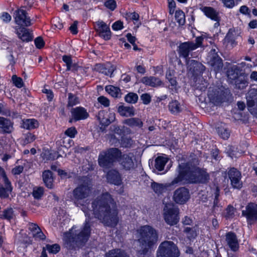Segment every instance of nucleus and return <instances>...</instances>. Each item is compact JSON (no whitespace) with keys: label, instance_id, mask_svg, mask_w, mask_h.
I'll use <instances>...</instances> for the list:
<instances>
[{"label":"nucleus","instance_id":"f257e3e1","mask_svg":"<svg viewBox=\"0 0 257 257\" xmlns=\"http://www.w3.org/2000/svg\"><path fill=\"white\" fill-rule=\"evenodd\" d=\"M91 209L86 205H82V210L86 219L80 231L74 230L73 226L64 234V245L68 249L80 247L87 241L91 233L90 220L93 215L105 225L115 227L118 222V211L111 195L105 192L98 196L92 202Z\"/></svg>","mask_w":257,"mask_h":257},{"label":"nucleus","instance_id":"f03ea898","mask_svg":"<svg viewBox=\"0 0 257 257\" xmlns=\"http://www.w3.org/2000/svg\"><path fill=\"white\" fill-rule=\"evenodd\" d=\"M199 163L197 158L179 163L175 171L176 175L172 180L171 185L208 183L210 179L209 174L206 169L198 167Z\"/></svg>","mask_w":257,"mask_h":257},{"label":"nucleus","instance_id":"7ed1b4c3","mask_svg":"<svg viewBox=\"0 0 257 257\" xmlns=\"http://www.w3.org/2000/svg\"><path fill=\"white\" fill-rule=\"evenodd\" d=\"M135 160L133 153L123 154L118 148H110L99 153L98 163L100 167L107 170L111 168L117 162L122 170L131 172L136 168Z\"/></svg>","mask_w":257,"mask_h":257},{"label":"nucleus","instance_id":"20e7f679","mask_svg":"<svg viewBox=\"0 0 257 257\" xmlns=\"http://www.w3.org/2000/svg\"><path fill=\"white\" fill-rule=\"evenodd\" d=\"M135 235L141 248L138 250L140 255H146L149 249L153 247L158 240L157 231L149 225H142L138 228Z\"/></svg>","mask_w":257,"mask_h":257},{"label":"nucleus","instance_id":"39448f33","mask_svg":"<svg viewBox=\"0 0 257 257\" xmlns=\"http://www.w3.org/2000/svg\"><path fill=\"white\" fill-rule=\"evenodd\" d=\"M229 90L221 83L212 84L208 89L207 96L209 101L214 105H218L226 101Z\"/></svg>","mask_w":257,"mask_h":257},{"label":"nucleus","instance_id":"423d86ee","mask_svg":"<svg viewBox=\"0 0 257 257\" xmlns=\"http://www.w3.org/2000/svg\"><path fill=\"white\" fill-rule=\"evenodd\" d=\"M92 184L88 177L82 178V182L73 191V200L75 203L88 197L91 193Z\"/></svg>","mask_w":257,"mask_h":257},{"label":"nucleus","instance_id":"0eeeda50","mask_svg":"<svg viewBox=\"0 0 257 257\" xmlns=\"http://www.w3.org/2000/svg\"><path fill=\"white\" fill-rule=\"evenodd\" d=\"M179 255L177 246L171 241L162 242L157 251V257H179Z\"/></svg>","mask_w":257,"mask_h":257},{"label":"nucleus","instance_id":"6e6552de","mask_svg":"<svg viewBox=\"0 0 257 257\" xmlns=\"http://www.w3.org/2000/svg\"><path fill=\"white\" fill-rule=\"evenodd\" d=\"M203 39L202 36H200L195 39V43L188 41L181 43L178 50L180 57L185 58L187 61L190 52L201 47Z\"/></svg>","mask_w":257,"mask_h":257},{"label":"nucleus","instance_id":"1a4fd4ad","mask_svg":"<svg viewBox=\"0 0 257 257\" xmlns=\"http://www.w3.org/2000/svg\"><path fill=\"white\" fill-rule=\"evenodd\" d=\"M13 189L12 183L8 178L5 170L0 166V198H8Z\"/></svg>","mask_w":257,"mask_h":257},{"label":"nucleus","instance_id":"9d476101","mask_svg":"<svg viewBox=\"0 0 257 257\" xmlns=\"http://www.w3.org/2000/svg\"><path fill=\"white\" fill-rule=\"evenodd\" d=\"M179 209L171 204H167L164 208V218L170 225H176L179 221Z\"/></svg>","mask_w":257,"mask_h":257},{"label":"nucleus","instance_id":"9b49d317","mask_svg":"<svg viewBox=\"0 0 257 257\" xmlns=\"http://www.w3.org/2000/svg\"><path fill=\"white\" fill-rule=\"evenodd\" d=\"M15 22L19 27H29L32 25L30 17L26 10L21 8L17 10L14 13Z\"/></svg>","mask_w":257,"mask_h":257},{"label":"nucleus","instance_id":"f8f14e48","mask_svg":"<svg viewBox=\"0 0 257 257\" xmlns=\"http://www.w3.org/2000/svg\"><path fill=\"white\" fill-rule=\"evenodd\" d=\"M247 106L248 111L257 117V89H250L247 95Z\"/></svg>","mask_w":257,"mask_h":257},{"label":"nucleus","instance_id":"ddd939ff","mask_svg":"<svg viewBox=\"0 0 257 257\" xmlns=\"http://www.w3.org/2000/svg\"><path fill=\"white\" fill-rule=\"evenodd\" d=\"M190 198L189 190L185 187H181L174 192L173 200L177 204H184L189 200Z\"/></svg>","mask_w":257,"mask_h":257},{"label":"nucleus","instance_id":"4468645a","mask_svg":"<svg viewBox=\"0 0 257 257\" xmlns=\"http://www.w3.org/2000/svg\"><path fill=\"white\" fill-rule=\"evenodd\" d=\"M242 215L246 218L249 224H252L257 220V204L254 203H249L245 207V209L242 211Z\"/></svg>","mask_w":257,"mask_h":257},{"label":"nucleus","instance_id":"2eb2a0df","mask_svg":"<svg viewBox=\"0 0 257 257\" xmlns=\"http://www.w3.org/2000/svg\"><path fill=\"white\" fill-rule=\"evenodd\" d=\"M96 32L98 36L105 40H109L111 37V32L109 27L103 21H98L95 26Z\"/></svg>","mask_w":257,"mask_h":257},{"label":"nucleus","instance_id":"dca6fc26","mask_svg":"<svg viewBox=\"0 0 257 257\" xmlns=\"http://www.w3.org/2000/svg\"><path fill=\"white\" fill-rule=\"evenodd\" d=\"M228 177L231 182V185L234 189H239L242 186L241 181V175L236 169L232 168L228 171Z\"/></svg>","mask_w":257,"mask_h":257},{"label":"nucleus","instance_id":"f3484780","mask_svg":"<svg viewBox=\"0 0 257 257\" xmlns=\"http://www.w3.org/2000/svg\"><path fill=\"white\" fill-rule=\"evenodd\" d=\"M94 70L100 73L112 77L115 67L110 63H98L95 65Z\"/></svg>","mask_w":257,"mask_h":257},{"label":"nucleus","instance_id":"a211bd4d","mask_svg":"<svg viewBox=\"0 0 257 257\" xmlns=\"http://www.w3.org/2000/svg\"><path fill=\"white\" fill-rule=\"evenodd\" d=\"M97 119L102 126H107L115 119V114L114 113H109L108 114L104 110H100L96 115Z\"/></svg>","mask_w":257,"mask_h":257},{"label":"nucleus","instance_id":"6ab92c4d","mask_svg":"<svg viewBox=\"0 0 257 257\" xmlns=\"http://www.w3.org/2000/svg\"><path fill=\"white\" fill-rule=\"evenodd\" d=\"M187 65L189 71L193 76L202 74L205 69L202 64L194 60H187Z\"/></svg>","mask_w":257,"mask_h":257},{"label":"nucleus","instance_id":"aec40b11","mask_svg":"<svg viewBox=\"0 0 257 257\" xmlns=\"http://www.w3.org/2000/svg\"><path fill=\"white\" fill-rule=\"evenodd\" d=\"M232 71H229L228 75L230 79L235 80V87L239 89L245 88L248 84L247 75L242 74L237 77L236 75L232 77Z\"/></svg>","mask_w":257,"mask_h":257},{"label":"nucleus","instance_id":"412c9836","mask_svg":"<svg viewBox=\"0 0 257 257\" xmlns=\"http://www.w3.org/2000/svg\"><path fill=\"white\" fill-rule=\"evenodd\" d=\"M106 179L108 183L119 186L122 183L121 176L116 169H111L106 174Z\"/></svg>","mask_w":257,"mask_h":257},{"label":"nucleus","instance_id":"4be33fe9","mask_svg":"<svg viewBox=\"0 0 257 257\" xmlns=\"http://www.w3.org/2000/svg\"><path fill=\"white\" fill-rule=\"evenodd\" d=\"M71 114L72 118L76 121L85 119L89 116L86 109L81 106L73 108L71 110Z\"/></svg>","mask_w":257,"mask_h":257},{"label":"nucleus","instance_id":"5701e85b","mask_svg":"<svg viewBox=\"0 0 257 257\" xmlns=\"http://www.w3.org/2000/svg\"><path fill=\"white\" fill-rule=\"evenodd\" d=\"M225 240L227 244L233 251H236L239 248V242L236 234L229 231L226 233Z\"/></svg>","mask_w":257,"mask_h":257},{"label":"nucleus","instance_id":"b1692460","mask_svg":"<svg viewBox=\"0 0 257 257\" xmlns=\"http://www.w3.org/2000/svg\"><path fill=\"white\" fill-rule=\"evenodd\" d=\"M26 26H15L14 27L15 32L18 37L22 41L29 42L32 40V38L28 30L26 28Z\"/></svg>","mask_w":257,"mask_h":257},{"label":"nucleus","instance_id":"393cba45","mask_svg":"<svg viewBox=\"0 0 257 257\" xmlns=\"http://www.w3.org/2000/svg\"><path fill=\"white\" fill-rule=\"evenodd\" d=\"M213 195L214 196L212 211L215 214H218L221 211L222 206L219 203L218 197L220 195V189L218 186H214L212 188Z\"/></svg>","mask_w":257,"mask_h":257},{"label":"nucleus","instance_id":"a878e982","mask_svg":"<svg viewBox=\"0 0 257 257\" xmlns=\"http://www.w3.org/2000/svg\"><path fill=\"white\" fill-rule=\"evenodd\" d=\"M208 60L209 63L216 72H218L222 69L223 66L222 59L218 55H208Z\"/></svg>","mask_w":257,"mask_h":257},{"label":"nucleus","instance_id":"bb28decb","mask_svg":"<svg viewBox=\"0 0 257 257\" xmlns=\"http://www.w3.org/2000/svg\"><path fill=\"white\" fill-rule=\"evenodd\" d=\"M14 123L10 119L3 117L0 123V133L11 134L14 130Z\"/></svg>","mask_w":257,"mask_h":257},{"label":"nucleus","instance_id":"cd10ccee","mask_svg":"<svg viewBox=\"0 0 257 257\" xmlns=\"http://www.w3.org/2000/svg\"><path fill=\"white\" fill-rule=\"evenodd\" d=\"M200 10L208 18L214 21H219V13L214 8L210 7H201Z\"/></svg>","mask_w":257,"mask_h":257},{"label":"nucleus","instance_id":"c85d7f7f","mask_svg":"<svg viewBox=\"0 0 257 257\" xmlns=\"http://www.w3.org/2000/svg\"><path fill=\"white\" fill-rule=\"evenodd\" d=\"M141 82L147 86L156 87L161 85V81L154 76H145L141 79Z\"/></svg>","mask_w":257,"mask_h":257},{"label":"nucleus","instance_id":"c756f323","mask_svg":"<svg viewBox=\"0 0 257 257\" xmlns=\"http://www.w3.org/2000/svg\"><path fill=\"white\" fill-rule=\"evenodd\" d=\"M172 181L168 184H161L153 182L151 184V188L153 191L158 195L162 194L166 192L168 187L170 186H177L179 185H171Z\"/></svg>","mask_w":257,"mask_h":257},{"label":"nucleus","instance_id":"7c9ffc66","mask_svg":"<svg viewBox=\"0 0 257 257\" xmlns=\"http://www.w3.org/2000/svg\"><path fill=\"white\" fill-rule=\"evenodd\" d=\"M42 178L46 186L50 189L53 187L54 178L52 172L50 170H45L43 172Z\"/></svg>","mask_w":257,"mask_h":257},{"label":"nucleus","instance_id":"2f4dec72","mask_svg":"<svg viewBox=\"0 0 257 257\" xmlns=\"http://www.w3.org/2000/svg\"><path fill=\"white\" fill-rule=\"evenodd\" d=\"M235 36L233 32L229 31L223 40V44L228 48H232L236 45Z\"/></svg>","mask_w":257,"mask_h":257},{"label":"nucleus","instance_id":"473e14b6","mask_svg":"<svg viewBox=\"0 0 257 257\" xmlns=\"http://www.w3.org/2000/svg\"><path fill=\"white\" fill-rule=\"evenodd\" d=\"M168 108L172 114H177L182 110L181 103L177 100H172L168 104Z\"/></svg>","mask_w":257,"mask_h":257},{"label":"nucleus","instance_id":"72a5a7b5","mask_svg":"<svg viewBox=\"0 0 257 257\" xmlns=\"http://www.w3.org/2000/svg\"><path fill=\"white\" fill-rule=\"evenodd\" d=\"M118 112L123 116L128 117L135 115V109L133 106L120 105L118 107Z\"/></svg>","mask_w":257,"mask_h":257},{"label":"nucleus","instance_id":"f704fd0d","mask_svg":"<svg viewBox=\"0 0 257 257\" xmlns=\"http://www.w3.org/2000/svg\"><path fill=\"white\" fill-rule=\"evenodd\" d=\"M62 61L65 63L66 71H75L77 70L78 66L76 63H73L71 56L63 55Z\"/></svg>","mask_w":257,"mask_h":257},{"label":"nucleus","instance_id":"c9c22d12","mask_svg":"<svg viewBox=\"0 0 257 257\" xmlns=\"http://www.w3.org/2000/svg\"><path fill=\"white\" fill-rule=\"evenodd\" d=\"M123 123L131 127L141 128L143 125L142 120L137 117H132L125 119Z\"/></svg>","mask_w":257,"mask_h":257},{"label":"nucleus","instance_id":"e433bc0d","mask_svg":"<svg viewBox=\"0 0 257 257\" xmlns=\"http://www.w3.org/2000/svg\"><path fill=\"white\" fill-rule=\"evenodd\" d=\"M167 80L168 81L169 88L171 90L172 92H175L177 91L179 86L175 77L173 76L170 72H167L166 76Z\"/></svg>","mask_w":257,"mask_h":257},{"label":"nucleus","instance_id":"4c0bfd02","mask_svg":"<svg viewBox=\"0 0 257 257\" xmlns=\"http://www.w3.org/2000/svg\"><path fill=\"white\" fill-rule=\"evenodd\" d=\"M198 229L197 226L193 227H186L184 229V232L186 234L187 238L191 241L194 239L198 235Z\"/></svg>","mask_w":257,"mask_h":257},{"label":"nucleus","instance_id":"58836bf2","mask_svg":"<svg viewBox=\"0 0 257 257\" xmlns=\"http://www.w3.org/2000/svg\"><path fill=\"white\" fill-rule=\"evenodd\" d=\"M168 159L166 157L159 156L155 160V167L158 171L164 170V167L168 162Z\"/></svg>","mask_w":257,"mask_h":257},{"label":"nucleus","instance_id":"ea45409f","mask_svg":"<svg viewBox=\"0 0 257 257\" xmlns=\"http://www.w3.org/2000/svg\"><path fill=\"white\" fill-rule=\"evenodd\" d=\"M105 257H129L126 252L120 249H113L106 253Z\"/></svg>","mask_w":257,"mask_h":257},{"label":"nucleus","instance_id":"a19ab883","mask_svg":"<svg viewBox=\"0 0 257 257\" xmlns=\"http://www.w3.org/2000/svg\"><path fill=\"white\" fill-rule=\"evenodd\" d=\"M39 125L38 121L35 119H27L23 121V127L27 130L34 129Z\"/></svg>","mask_w":257,"mask_h":257},{"label":"nucleus","instance_id":"79ce46f5","mask_svg":"<svg viewBox=\"0 0 257 257\" xmlns=\"http://www.w3.org/2000/svg\"><path fill=\"white\" fill-rule=\"evenodd\" d=\"M217 131L218 135L224 140L227 139L229 136L230 133L229 130L225 127V124H221L217 127Z\"/></svg>","mask_w":257,"mask_h":257},{"label":"nucleus","instance_id":"37998d69","mask_svg":"<svg viewBox=\"0 0 257 257\" xmlns=\"http://www.w3.org/2000/svg\"><path fill=\"white\" fill-rule=\"evenodd\" d=\"M105 91L113 97H118L120 90L117 87L113 85H107L105 88Z\"/></svg>","mask_w":257,"mask_h":257},{"label":"nucleus","instance_id":"c03bdc74","mask_svg":"<svg viewBox=\"0 0 257 257\" xmlns=\"http://www.w3.org/2000/svg\"><path fill=\"white\" fill-rule=\"evenodd\" d=\"M175 20L180 25H183L185 23V16L181 10L176 11L175 14Z\"/></svg>","mask_w":257,"mask_h":257},{"label":"nucleus","instance_id":"a18cd8bd","mask_svg":"<svg viewBox=\"0 0 257 257\" xmlns=\"http://www.w3.org/2000/svg\"><path fill=\"white\" fill-rule=\"evenodd\" d=\"M44 188L42 187H35L33 188L32 195L35 199H40L43 195Z\"/></svg>","mask_w":257,"mask_h":257},{"label":"nucleus","instance_id":"49530a36","mask_svg":"<svg viewBox=\"0 0 257 257\" xmlns=\"http://www.w3.org/2000/svg\"><path fill=\"white\" fill-rule=\"evenodd\" d=\"M78 103H79V98L75 95L71 93H69L68 94L67 106L69 107H72Z\"/></svg>","mask_w":257,"mask_h":257},{"label":"nucleus","instance_id":"de8ad7c7","mask_svg":"<svg viewBox=\"0 0 257 257\" xmlns=\"http://www.w3.org/2000/svg\"><path fill=\"white\" fill-rule=\"evenodd\" d=\"M133 142V141L131 138L122 136L120 139V144L122 148H128L132 146Z\"/></svg>","mask_w":257,"mask_h":257},{"label":"nucleus","instance_id":"09e8293b","mask_svg":"<svg viewBox=\"0 0 257 257\" xmlns=\"http://www.w3.org/2000/svg\"><path fill=\"white\" fill-rule=\"evenodd\" d=\"M139 15L136 12L128 13L126 14V19L133 21L134 24L137 25L138 27L141 24L139 22Z\"/></svg>","mask_w":257,"mask_h":257},{"label":"nucleus","instance_id":"8fccbe9b","mask_svg":"<svg viewBox=\"0 0 257 257\" xmlns=\"http://www.w3.org/2000/svg\"><path fill=\"white\" fill-rule=\"evenodd\" d=\"M124 99L128 103L134 104L137 102L138 96L135 93L130 92L125 95Z\"/></svg>","mask_w":257,"mask_h":257},{"label":"nucleus","instance_id":"3c124183","mask_svg":"<svg viewBox=\"0 0 257 257\" xmlns=\"http://www.w3.org/2000/svg\"><path fill=\"white\" fill-rule=\"evenodd\" d=\"M241 0H221L223 6L228 9H232L237 5Z\"/></svg>","mask_w":257,"mask_h":257},{"label":"nucleus","instance_id":"603ef678","mask_svg":"<svg viewBox=\"0 0 257 257\" xmlns=\"http://www.w3.org/2000/svg\"><path fill=\"white\" fill-rule=\"evenodd\" d=\"M46 248L49 253L56 254L60 251V246L59 244L56 243L52 245L47 244L46 245Z\"/></svg>","mask_w":257,"mask_h":257},{"label":"nucleus","instance_id":"864d4df0","mask_svg":"<svg viewBox=\"0 0 257 257\" xmlns=\"http://www.w3.org/2000/svg\"><path fill=\"white\" fill-rule=\"evenodd\" d=\"M235 211V209L232 206L228 205L226 209L224 217L227 219L232 218L234 216Z\"/></svg>","mask_w":257,"mask_h":257},{"label":"nucleus","instance_id":"5fc2aeb1","mask_svg":"<svg viewBox=\"0 0 257 257\" xmlns=\"http://www.w3.org/2000/svg\"><path fill=\"white\" fill-rule=\"evenodd\" d=\"M12 80L14 84L18 88H21L24 85L22 79L21 77H18L16 75L12 76Z\"/></svg>","mask_w":257,"mask_h":257},{"label":"nucleus","instance_id":"6e6d98bb","mask_svg":"<svg viewBox=\"0 0 257 257\" xmlns=\"http://www.w3.org/2000/svg\"><path fill=\"white\" fill-rule=\"evenodd\" d=\"M14 211L12 208H9L3 211V217L5 219L10 220L13 217Z\"/></svg>","mask_w":257,"mask_h":257},{"label":"nucleus","instance_id":"4d7b16f0","mask_svg":"<svg viewBox=\"0 0 257 257\" xmlns=\"http://www.w3.org/2000/svg\"><path fill=\"white\" fill-rule=\"evenodd\" d=\"M77 134V131L75 127H69L65 132V135L70 138H74Z\"/></svg>","mask_w":257,"mask_h":257},{"label":"nucleus","instance_id":"13d9d810","mask_svg":"<svg viewBox=\"0 0 257 257\" xmlns=\"http://www.w3.org/2000/svg\"><path fill=\"white\" fill-rule=\"evenodd\" d=\"M104 6L111 11H114L116 7V3L115 0H106Z\"/></svg>","mask_w":257,"mask_h":257},{"label":"nucleus","instance_id":"bf43d9fd","mask_svg":"<svg viewBox=\"0 0 257 257\" xmlns=\"http://www.w3.org/2000/svg\"><path fill=\"white\" fill-rule=\"evenodd\" d=\"M97 100L99 103H100L105 107H107L109 106L110 101L109 99L105 96H100L98 97Z\"/></svg>","mask_w":257,"mask_h":257},{"label":"nucleus","instance_id":"052dcab7","mask_svg":"<svg viewBox=\"0 0 257 257\" xmlns=\"http://www.w3.org/2000/svg\"><path fill=\"white\" fill-rule=\"evenodd\" d=\"M36 139V137L34 135L31 133L27 134L24 139V143L25 144H29L33 142Z\"/></svg>","mask_w":257,"mask_h":257},{"label":"nucleus","instance_id":"680f3d73","mask_svg":"<svg viewBox=\"0 0 257 257\" xmlns=\"http://www.w3.org/2000/svg\"><path fill=\"white\" fill-rule=\"evenodd\" d=\"M141 99L144 104L147 105L150 103L151 97L149 94L144 93L141 96Z\"/></svg>","mask_w":257,"mask_h":257},{"label":"nucleus","instance_id":"e2e57ef3","mask_svg":"<svg viewBox=\"0 0 257 257\" xmlns=\"http://www.w3.org/2000/svg\"><path fill=\"white\" fill-rule=\"evenodd\" d=\"M123 28V23L120 21L115 22L112 25V29L114 31H118L122 29Z\"/></svg>","mask_w":257,"mask_h":257},{"label":"nucleus","instance_id":"0e129e2a","mask_svg":"<svg viewBox=\"0 0 257 257\" xmlns=\"http://www.w3.org/2000/svg\"><path fill=\"white\" fill-rule=\"evenodd\" d=\"M43 93L46 94L47 98L49 101H51L53 98L54 94L52 91L50 89L44 88L42 90Z\"/></svg>","mask_w":257,"mask_h":257},{"label":"nucleus","instance_id":"69168bd1","mask_svg":"<svg viewBox=\"0 0 257 257\" xmlns=\"http://www.w3.org/2000/svg\"><path fill=\"white\" fill-rule=\"evenodd\" d=\"M1 19L5 23H9L12 19L11 16L7 12L3 13L0 16Z\"/></svg>","mask_w":257,"mask_h":257},{"label":"nucleus","instance_id":"338daca9","mask_svg":"<svg viewBox=\"0 0 257 257\" xmlns=\"http://www.w3.org/2000/svg\"><path fill=\"white\" fill-rule=\"evenodd\" d=\"M44 42L41 37H38L35 40V44L38 49H41L44 46Z\"/></svg>","mask_w":257,"mask_h":257},{"label":"nucleus","instance_id":"774afa93","mask_svg":"<svg viewBox=\"0 0 257 257\" xmlns=\"http://www.w3.org/2000/svg\"><path fill=\"white\" fill-rule=\"evenodd\" d=\"M40 227L37 224L31 223L29 224V229L32 232L33 235L34 233L38 232L40 230Z\"/></svg>","mask_w":257,"mask_h":257}]
</instances>
